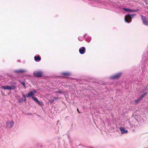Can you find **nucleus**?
<instances>
[{"instance_id": "nucleus-1", "label": "nucleus", "mask_w": 148, "mask_h": 148, "mask_svg": "<svg viewBox=\"0 0 148 148\" xmlns=\"http://www.w3.org/2000/svg\"><path fill=\"white\" fill-rule=\"evenodd\" d=\"M136 14H128L126 15L125 17V20L126 22L128 23H130L132 19L136 15Z\"/></svg>"}, {"instance_id": "nucleus-2", "label": "nucleus", "mask_w": 148, "mask_h": 148, "mask_svg": "<svg viewBox=\"0 0 148 148\" xmlns=\"http://www.w3.org/2000/svg\"><path fill=\"white\" fill-rule=\"evenodd\" d=\"M122 73L121 72H119L117 73L115 75L111 76L110 78L112 79H117L119 78L121 75Z\"/></svg>"}, {"instance_id": "nucleus-3", "label": "nucleus", "mask_w": 148, "mask_h": 148, "mask_svg": "<svg viewBox=\"0 0 148 148\" xmlns=\"http://www.w3.org/2000/svg\"><path fill=\"white\" fill-rule=\"evenodd\" d=\"M33 74L35 77H39L42 76V73L40 71H35L34 72Z\"/></svg>"}, {"instance_id": "nucleus-4", "label": "nucleus", "mask_w": 148, "mask_h": 148, "mask_svg": "<svg viewBox=\"0 0 148 148\" xmlns=\"http://www.w3.org/2000/svg\"><path fill=\"white\" fill-rule=\"evenodd\" d=\"M37 93L36 91L35 90H34L32 91H31L29 93L25 95L26 97H33V96L36 94Z\"/></svg>"}, {"instance_id": "nucleus-5", "label": "nucleus", "mask_w": 148, "mask_h": 148, "mask_svg": "<svg viewBox=\"0 0 148 148\" xmlns=\"http://www.w3.org/2000/svg\"><path fill=\"white\" fill-rule=\"evenodd\" d=\"M141 17L143 24L146 25L148 26V21L146 17L142 15H141Z\"/></svg>"}, {"instance_id": "nucleus-6", "label": "nucleus", "mask_w": 148, "mask_h": 148, "mask_svg": "<svg viewBox=\"0 0 148 148\" xmlns=\"http://www.w3.org/2000/svg\"><path fill=\"white\" fill-rule=\"evenodd\" d=\"M14 123L12 121H8L6 123V126L8 128H11L13 127Z\"/></svg>"}, {"instance_id": "nucleus-7", "label": "nucleus", "mask_w": 148, "mask_h": 148, "mask_svg": "<svg viewBox=\"0 0 148 148\" xmlns=\"http://www.w3.org/2000/svg\"><path fill=\"white\" fill-rule=\"evenodd\" d=\"M32 99L36 103H37L39 105L42 106L43 105V103L42 102L39 101L37 98L36 97H32Z\"/></svg>"}, {"instance_id": "nucleus-8", "label": "nucleus", "mask_w": 148, "mask_h": 148, "mask_svg": "<svg viewBox=\"0 0 148 148\" xmlns=\"http://www.w3.org/2000/svg\"><path fill=\"white\" fill-rule=\"evenodd\" d=\"M86 51V48L84 47H80L79 49V52L81 54H84L85 53Z\"/></svg>"}, {"instance_id": "nucleus-9", "label": "nucleus", "mask_w": 148, "mask_h": 148, "mask_svg": "<svg viewBox=\"0 0 148 148\" xmlns=\"http://www.w3.org/2000/svg\"><path fill=\"white\" fill-rule=\"evenodd\" d=\"M26 96L25 95H23L22 98L18 100V103H22L24 102L25 101H26V99L25 98Z\"/></svg>"}, {"instance_id": "nucleus-10", "label": "nucleus", "mask_w": 148, "mask_h": 148, "mask_svg": "<svg viewBox=\"0 0 148 148\" xmlns=\"http://www.w3.org/2000/svg\"><path fill=\"white\" fill-rule=\"evenodd\" d=\"M120 130L121 132V133L122 134L124 133L127 134L128 133V131L127 130H125L124 127H121L120 129Z\"/></svg>"}, {"instance_id": "nucleus-11", "label": "nucleus", "mask_w": 148, "mask_h": 148, "mask_svg": "<svg viewBox=\"0 0 148 148\" xmlns=\"http://www.w3.org/2000/svg\"><path fill=\"white\" fill-rule=\"evenodd\" d=\"M14 71L16 73H22L23 72H26V71L25 70L20 69L15 70Z\"/></svg>"}, {"instance_id": "nucleus-12", "label": "nucleus", "mask_w": 148, "mask_h": 148, "mask_svg": "<svg viewBox=\"0 0 148 148\" xmlns=\"http://www.w3.org/2000/svg\"><path fill=\"white\" fill-rule=\"evenodd\" d=\"M34 59L35 61L37 62H39L41 60V58L39 56H35L34 57Z\"/></svg>"}, {"instance_id": "nucleus-13", "label": "nucleus", "mask_w": 148, "mask_h": 148, "mask_svg": "<svg viewBox=\"0 0 148 148\" xmlns=\"http://www.w3.org/2000/svg\"><path fill=\"white\" fill-rule=\"evenodd\" d=\"M16 88V87L15 86L12 85V86H8V90H14Z\"/></svg>"}, {"instance_id": "nucleus-14", "label": "nucleus", "mask_w": 148, "mask_h": 148, "mask_svg": "<svg viewBox=\"0 0 148 148\" xmlns=\"http://www.w3.org/2000/svg\"><path fill=\"white\" fill-rule=\"evenodd\" d=\"M1 88L4 90H8V86H2L1 87Z\"/></svg>"}, {"instance_id": "nucleus-15", "label": "nucleus", "mask_w": 148, "mask_h": 148, "mask_svg": "<svg viewBox=\"0 0 148 148\" xmlns=\"http://www.w3.org/2000/svg\"><path fill=\"white\" fill-rule=\"evenodd\" d=\"M91 39V37L90 36H88L86 38V41L88 42H90Z\"/></svg>"}, {"instance_id": "nucleus-16", "label": "nucleus", "mask_w": 148, "mask_h": 148, "mask_svg": "<svg viewBox=\"0 0 148 148\" xmlns=\"http://www.w3.org/2000/svg\"><path fill=\"white\" fill-rule=\"evenodd\" d=\"M147 94V92H145L144 93V94L141 95L139 98L141 99H143L145 96Z\"/></svg>"}, {"instance_id": "nucleus-17", "label": "nucleus", "mask_w": 148, "mask_h": 148, "mask_svg": "<svg viewBox=\"0 0 148 148\" xmlns=\"http://www.w3.org/2000/svg\"><path fill=\"white\" fill-rule=\"evenodd\" d=\"M54 92L56 93H58L59 94H61L62 93V91L58 89L56 91H54Z\"/></svg>"}, {"instance_id": "nucleus-18", "label": "nucleus", "mask_w": 148, "mask_h": 148, "mask_svg": "<svg viewBox=\"0 0 148 148\" xmlns=\"http://www.w3.org/2000/svg\"><path fill=\"white\" fill-rule=\"evenodd\" d=\"M62 75L64 76H68L70 74V73L69 72H63L62 73Z\"/></svg>"}, {"instance_id": "nucleus-19", "label": "nucleus", "mask_w": 148, "mask_h": 148, "mask_svg": "<svg viewBox=\"0 0 148 148\" xmlns=\"http://www.w3.org/2000/svg\"><path fill=\"white\" fill-rule=\"evenodd\" d=\"M123 10L125 11L130 12V9L128 8H123Z\"/></svg>"}, {"instance_id": "nucleus-20", "label": "nucleus", "mask_w": 148, "mask_h": 148, "mask_svg": "<svg viewBox=\"0 0 148 148\" xmlns=\"http://www.w3.org/2000/svg\"><path fill=\"white\" fill-rule=\"evenodd\" d=\"M140 100L141 99L139 97L135 101V103H138L140 101Z\"/></svg>"}, {"instance_id": "nucleus-21", "label": "nucleus", "mask_w": 148, "mask_h": 148, "mask_svg": "<svg viewBox=\"0 0 148 148\" xmlns=\"http://www.w3.org/2000/svg\"><path fill=\"white\" fill-rule=\"evenodd\" d=\"M78 40L80 41H82L83 40V38L82 37L79 36L78 38Z\"/></svg>"}, {"instance_id": "nucleus-22", "label": "nucleus", "mask_w": 148, "mask_h": 148, "mask_svg": "<svg viewBox=\"0 0 148 148\" xmlns=\"http://www.w3.org/2000/svg\"><path fill=\"white\" fill-rule=\"evenodd\" d=\"M136 11H137V10H131V9H130V12H136Z\"/></svg>"}, {"instance_id": "nucleus-23", "label": "nucleus", "mask_w": 148, "mask_h": 148, "mask_svg": "<svg viewBox=\"0 0 148 148\" xmlns=\"http://www.w3.org/2000/svg\"><path fill=\"white\" fill-rule=\"evenodd\" d=\"M54 100L53 99H51L49 100V102L50 103H52L54 101Z\"/></svg>"}, {"instance_id": "nucleus-24", "label": "nucleus", "mask_w": 148, "mask_h": 148, "mask_svg": "<svg viewBox=\"0 0 148 148\" xmlns=\"http://www.w3.org/2000/svg\"><path fill=\"white\" fill-rule=\"evenodd\" d=\"M58 99V97H54L53 99L54 101H55V100H57Z\"/></svg>"}, {"instance_id": "nucleus-25", "label": "nucleus", "mask_w": 148, "mask_h": 148, "mask_svg": "<svg viewBox=\"0 0 148 148\" xmlns=\"http://www.w3.org/2000/svg\"><path fill=\"white\" fill-rule=\"evenodd\" d=\"M21 84L24 86L25 87V83L24 82H21Z\"/></svg>"}, {"instance_id": "nucleus-26", "label": "nucleus", "mask_w": 148, "mask_h": 148, "mask_svg": "<svg viewBox=\"0 0 148 148\" xmlns=\"http://www.w3.org/2000/svg\"><path fill=\"white\" fill-rule=\"evenodd\" d=\"M86 34H85V35H84V38H85V36H86Z\"/></svg>"}, {"instance_id": "nucleus-27", "label": "nucleus", "mask_w": 148, "mask_h": 148, "mask_svg": "<svg viewBox=\"0 0 148 148\" xmlns=\"http://www.w3.org/2000/svg\"><path fill=\"white\" fill-rule=\"evenodd\" d=\"M147 88V87H146V88L145 89V90H146Z\"/></svg>"}, {"instance_id": "nucleus-28", "label": "nucleus", "mask_w": 148, "mask_h": 148, "mask_svg": "<svg viewBox=\"0 0 148 148\" xmlns=\"http://www.w3.org/2000/svg\"><path fill=\"white\" fill-rule=\"evenodd\" d=\"M119 8L120 9H121V7H119Z\"/></svg>"}, {"instance_id": "nucleus-29", "label": "nucleus", "mask_w": 148, "mask_h": 148, "mask_svg": "<svg viewBox=\"0 0 148 148\" xmlns=\"http://www.w3.org/2000/svg\"><path fill=\"white\" fill-rule=\"evenodd\" d=\"M137 10V11H138V10H139L138 9H137V10Z\"/></svg>"}, {"instance_id": "nucleus-30", "label": "nucleus", "mask_w": 148, "mask_h": 148, "mask_svg": "<svg viewBox=\"0 0 148 148\" xmlns=\"http://www.w3.org/2000/svg\"><path fill=\"white\" fill-rule=\"evenodd\" d=\"M77 110L78 111V112H79V111H78V109L77 108Z\"/></svg>"}, {"instance_id": "nucleus-31", "label": "nucleus", "mask_w": 148, "mask_h": 148, "mask_svg": "<svg viewBox=\"0 0 148 148\" xmlns=\"http://www.w3.org/2000/svg\"><path fill=\"white\" fill-rule=\"evenodd\" d=\"M147 53L148 54V51H147Z\"/></svg>"}]
</instances>
